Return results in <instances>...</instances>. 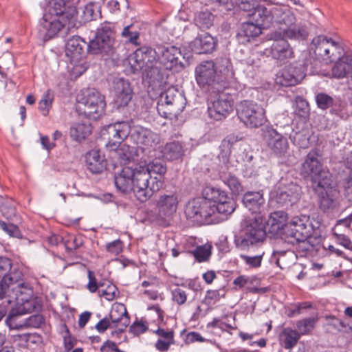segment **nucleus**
I'll return each mask as SVG.
<instances>
[{
    "instance_id": "nucleus-1",
    "label": "nucleus",
    "mask_w": 352,
    "mask_h": 352,
    "mask_svg": "<svg viewBox=\"0 0 352 352\" xmlns=\"http://www.w3.org/2000/svg\"><path fill=\"white\" fill-rule=\"evenodd\" d=\"M181 50L170 43L158 45L156 48L143 45L133 53L134 64L131 65L133 72L143 70L142 73L149 82H163L168 76V72H179L184 68L179 60Z\"/></svg>"
},
{
    "instance_id": "nucleus-2",
    "label": "nucleus",
    "mask_w": 352,
    "mask_h": 352,
    "mask_svg": "<svg viewBox=\"0 0 352 352\" xmlns=\"http://www.w3.org/2000/svg\"><path fill=\"white\" fill-rule=\"evenodd\" d=\"M265 23L276 30L272 34L285 36L291 40H306L309 32L305 23H298L295 14L290 8L282 5H268L261 8Z\"/></svg>"
},
{
    "instance_id": "nucleus-3",
    "label": "nucleus",
    "mask_w": 352,
    "mask_h": 352,
    "mask_svg": "<svg viewBox=\"0 0 352 352\" xmlns=\"http://www.w3.org/2000/svg\"><path fill=\"white\" fill-rule=\"evenodd\" d=\"M116 35L114 24L108 21L102 23L97 28L94 38L91 40V48L94 55H98L105 60L118 59V45Z\"/></svg>"
},
{
    "instance_id": "nucleus-4",
    "label": "nucleus",
    "mask_w": 352,
    "mask_h": 352,
    "mask_svg": "<svg viewBox=\"0 0 352 352\" xmlns=\"http://www.w3.org/2000/svg\"><path fill=\"white\" fill-rule=\"evenodd\" d=\"M311 224L306 216L294 217L283 229L282 240L285 243L297 245V250L307 252L311 250L310 236Z\"/></svg>"
},
{
    "instance_id": "nucleus-5",
    "label": "nucleus",
    "mask_w": 352,
    "mask_h": 352,
    "mask_svg": "<svg viewBox=\"0 0 352 352\" xmlns=\"http://www.w3.org/2000/svg\"><path fill=\"white\" fill-rule=\"evenodd\" d=\"M266 239V230L263 216L255 217L248 221L234 235V243L238 249L249 251L261 245Z\"/></svg>"
},
{
    "instance_id": "nucleus-6",
    "label": "nucleus",
    "mask_w": 352,
    "mask_h": 352,
    "mask_svg": "<svg viewBox=\"0 0 352 352\" xmlns=\"http://www.w3.org/2000/svg\"><path fill=\"white\" fill-rule=\"evenodd\" d=\"M184 214L188 222L192 226H200L218 221L212 204L203 195L190 199L185 204Z\"/></svg>"
},
{
    "instance_id": "nucleus-7",
    "label": "nucleus",
    "mask_w": 352,
    "mask_h": 352,
    "mask_svg": "<svg viewBox=\"0 0 352 352\" xmlns=\"http://www.w3.org/2000/svg\"><path fill=\"white\" fill-rule=\"evenodd\" d=\"M201 195L210 202L216 214L226 218L236 209V204L233 197L220 188L212 185L206 186L201 191Z\"/></svg>"
},
{
    "instance_id": "nucleus-8",
    "label": "nucleus",
    "mask_w": 352,
    "mask_h": 352,
    "mask_svg": "<svg viewBox=\"0 0 352 352\" xmlns=\"http://www.w3.org/2000/svg\"><path fill=\"white\" fill-rule=\"evenodd\" d=\"M320 154L317 149L311 150L302 164L300 171L305 177H309L311 187L320 183L327 182L332 179L331 173L323 168L321 161L318 159Z\"/></svg>"
},
{
    "instance_id": "nucleus-9",
    "label": "nucleus",
    "mask_w": 352,
    "mask_h": 352,
    "mask_svg": "<svg viewBox=\"0 0 352 352\" xmlns=\"http://www.w3.org/2000/svg\"><path fill=\"white\" fill-rule=\"evenodd\" d=\"M197 85L208 91L219 92L226 87L223 81L218 80L215 64L212 60L202 61L195 68Z\"/></svg>"
},
{
    "instance_id": "nucleus-10",
    "label": "nucleus",
    "mask_w": 352,
    "mask_h": 352,
    "mask_svg": "<svg viewBox=\"0 0 352 352\" xmlns=\"http://www.w3.org/2000/svg\"><path fill=\"white\" fill-rule=\"evenodd\" d=\"M249 21L241 23L236 34L240 43L245 44L258 37L262 33V29L269 28L265 23V16L261 13V8L248 14Z\"/></svg>"
},
{
    "instance_id": "nucleus-11",
    "label": "nucleus",
    "mask_w": 352,
    "mask_h": 352,
    "mask_svg": "<svg viewBox=\"0 0 352 352\" xmlns=\"http://www.w3.org/2000/svg\"><path fill=\"white\" fill-rule=\"evenodd\" d=\"M236 113L239 119L250 128H258L266 121L264 109L252 100L241 101L236 108Z\"/></svg>"
},
{
    "instance_id": "nucleus-12",
    "label": "nucleus",
    "mask_w": 352,
    "mask_h": 352,
    "mask_svg": "<svg viewBox=\"0 0 352 352\" xmlns=\"http://www.w3.org/2000/svg\"><path fill=\"white\" fill-rule=\"evenodd\" d=\"M316 195L318 208L325 214L333 212L339 207L337 190L333 186V179L312 187Z\"/></svg>"
},
{
    "instance_id": "nucleus-13",
    "label": "nucleus",
    "mask_w": 352,
    "mask_h": 352,
    "mask_svg": "<svg viewBox=\"0 0 352 352\" xmlns=\"http://www.w3.org/2000/svg\"><path fill=\"white\" fill-rule=\"evenodd\" d=\"M77 111L89 119L96 120L105 113L106 102L104 96L98 91H91L79 102Z\"/></svg>"
},
{
    "instance_id": "nucleus-14",
    "label": "nucleus",
    "mask_w": 352,
    "mask_h": 352,
    "mask_svg": "<svg viewBox=\"0 0 352 352\" xmlns=\"http://www.w3.org/2000/svg\"><path fill=\"white\" fill-rule=\"evenodd\" d=\"M130 123L127 121L116 122L104 126L101 129V138L105 140L106 146L116 150L129 135Z\"/></svg>"
},
{
    "instance_id": "nucleus-15",
    "label": "nucleus",
    "mask_w": 352,
    "mask_h": 352,
    "mask_svg": "<svg viewBox=\"0 0 352 352\" xmlns=\"http://www.w3.org/2000/svg\"><path fill=\"white\" fill-rule=\"evenodd\" d=\"M133 192L140 202H146L159 190H153L152 179L143 166L133 168Z\"/></svg>"
},
{
    "instance_id": "nucleus-16",
    "label": "nucleus",
    "mask_w": 352,
    "mask_h": 352,
    "mask_svg": "<svg viewBox=\"0 0 352 352\" xmlns=\"http://www.w3.org/2000/svg\"><path fill=\"white\" fill-rule=\"evenodd\" d=\"M221 90L210 102L208 107V116L211 119L221 121L226 119L232 111L234 100L230 94L223 93Z\"/></svg>"
},
{
    "instance_id": "nucleus-17",
    "label": "nucleus",
    "mask_w": 352,
    "mask_h": 352,
    "mask_svg": "<svg viewBox=\"0 0 352 352\" xmlns=\"http://www.w3.org/2000/svg\"><path fill=\"white\" fill-rule=\"evenodd\" d=\"M87 54H94L91 41L87 43L79 36H73L65 44V54L72 63H77L86 57Z\"/></svg>"
},
{
    "instance_id": "nucleus-18",
    "label": "nucleus",
    "mask_w": 352,
    "mask_h": 352,
    "mask_svg": "<svg viewBox=\"0 0 352 352\" xmlns=\"http://www.w3.org/2000/svg\"><path fill=\"white\" fill-rule=\"evenodd\" d=\"M301 187L293 182L285 183L280 181L276 201L280 207L292 206L300 198Z\"/></svg>"
},
{
    "instance_id": "nucleus-19",
    "label": "nucleus",
    "mask_w": 352,
    "mask_h": 352,
    "mask_svg": "<svg viewBox=\"0 0 352 352\" xmlns=\"http://www.w3.org/2000/svg\"><path fill=\"white\" fill-rule=\"evenodd\" d=\"M307 65L301 61H295L286 65L280 76V83L283 86H294L305 77Z\"/></svg>"
},
{
    "instance_id": "nucleus-20",
    "label": "nucleus",
    "mask_w": 352,
    "mask_h": 352,
    "mask_svg": "<svg viewBox=\"0 0 352 352\" xmlns=\"http://www.w3.org/2000/svg\"><path fill=\"white\" fill-rule=\"evenodd\" d=\"M113 107L118 110L128 106L133 96V89L128 80L118 78L113 82Z\"/></svg>"
},
{
    "instance_id": "nucleus-21",
    "label": "nucleus",
    "mask_w": 352,
    "mask_h": 352,
    "mask_svg": "<svg viewBox=\"0 0 352 352\" xmlns=\"http://www.w3.org/2000/svg\"><path fill=\"white\" fill-rule=\"evenodd\" d=\"M46 14L63 21L73 22L77 16L78 11L76 7L69 0H51Z\"/></svg>"
},
{
    "instance_id": "nucleus-22",
    "label": "nucleus",
    "mask_w": 352,
    "mask_h": 352,
    "mask_svg": "<svg viewBox=\"0 0 352 352\" xmlns=\"http://www.w3.org/2000/svg\"><path fill=\"white\" fill-rule=\"evenodd\" d=\"M38 28L40 34L43 35L44 41H49L58 35L59 32L72 21H63L60 19L44 14Z\"/></svg>"
},
{
    "instance_id": "nucleus-23",
    "label": "nucleus",
    "mask_w": 352,
    "mask_h": 352,
    "mask_svg": "<svg viewBox=\"0 0 352 352\" xmlns=\"http://www.w3.org/2000/svg\"><path fill=\"white\" fill-rule=\"evenodd\" d=\"M264 140L273 152L278 157L285 156L289 148L287 139L276 130L270 128L265 133Z\"/></svg>"
},
{
    "instance_id": "nucleus-24",
    "label": "nucleus",
    "mask_w": 352,
    "mask_h": 352,
    "mask_svg": "<svg viewBox=\"0 0 352 352\" xmlns=\"http://www.w3.org/2000/svg\"><path fill=\"white\" fill-rule=\"evenodd\" d=\"M143 166L151 175L153 190L162 189L164 185L166 165L161 160L154 159Z\"/></svg>"
},
{
    "instance_id": "nucleus-25",
    "label": "nucleus",
    "mask_w": 352,
    "mask_h": 352,
    "mask_svg": "<svg viewBox=\"0 0 352 352\" xmlns=\"http://www.w3.org/2000/svg\"><path fill=\"white\" fill-rule=\"evenodd\" d=\"M274 42L271 46L270 54L274 59L280 62H285L292 57L294 52L287 41L289 38L285 36L278 37L276 34H272Z\"/></svg>"
},
{
    "instance_id": "nucleus-26",
    "label": "nucleus",
    "mask_w": 352,
    "mask_h": 352,
    "mask_svg": "<svg viewBox=\"0 0 352 352\" xmlns=\"http://www.w3.org/2000/svg\"><path fill=\"white\" fill-rule=\"evenodd\" d=\"M266 232L272 234L274 236L280 237L282 239L283 229L287 226V214L283 211H275L271 212L267 220L263 218Z\"/></svg>"
},
{
    "instance_id": "nucleus-27",
    "label": "nucleus",
    "mask_w": 352,
    "mask_h": 352,
    "mask_svg": "<svg viewBox=\"0 0 352 352\" xmlns=\"http://www.w3.org/2000/svg\"><path fill=\"white\" fill-rule=\"evenodd\" d=\"M217 41L208 33L197 36L189 43L188 47L192 52L197 54H210L216 48Z\"/></svg>"
},
{
    "instance_id": "nucleus-28",
    "label": "nucleus",
    "mask_w": 352,
    "mask_h": 352,
    "mask_svg": "<svg viewBox=\"0 0 352 352\" xmlns=\"http://www.w3.org/2000/svg\"><path fill=\"white\" fill-rule=\"evenodd\" d=\"M242 202L252 214H256V217L262 216L261 213L264 210L265 204L262 190L245 192L243 194Z\"/></svg>"
},
{
    "instance_id": "nucleus-29",
    "label": "nucleus",
    "mask_w": 352,
    "mask_h": 352,
    "mask_svg": "<svg viewBox=\"0 0 352 352\" xmlns=\"http://www.w3.org/2000/svg\"><path fill=\"white\" fill-rule=\"evenodd\" d=\"M86 166L94 174H98L106 169L107 162L100 149H91L86 153Z\"/></svg>"
},
{
    "instance_id": "nucleus-30",
    "label": "nucleus",
    "mask_w": 352,
    "mask_h": 352,
    "mask_svg": "<svg viewBox=\"0 0 352 352\" xmlns=\"http://www.w3.org/2000/svg\"><path fill=\"white\" fill-rule=\"evenodd\" d=\"M133 168L124 166L120 173L115 174L114 182L116 188L124 194L133 190Z\"/></svg>"
},
{
    "instance_id": "nucleus-31",
    "label": "nucleus",
    "mask_w": 352,
    "mask_h": 352,
    "mask_svg": "<svg viewBox=\"0 0 352 352\" xmlns=\"http://www.w3.org/2000/svg\"><path fill=\"white\" fill-rule=\"evenodd\" d=\"M177 197L174 195H161L157 201L156 207L160 211L162 216L168 220L177 208Z\"/></svg>"
},
{
    "instance_id": "nucleus-32",
    "label": "nucleus",
    "mask_w": 352,
    "mask_h": 352,
    "mask_svg": "<svg viewBox=\"0 0 352 352\" xmlns=\"http://www.w3.org/2000/svg\"><path fill=\"white\" fill-rule=\"evenodd\" d=\"M92 132V126L89 122L74 123L69 129V135L72 140L78 143L87 138Z\"/></svg>"
},
{
    "instance_id": "nucleus-33",
    "label": "nucleus",
    "mask_w": 352,
    "mask_h": 352,
    "mask_svg": "<svg viewBox=\"0 0 352 352\" xmlns=\"http://www.w3.org/2000/svg\"><path fill=\"white\" fill-rule=\"evenodd\" d=\"M165 159L168 161H174L181 159L184 155L183 144L177 140L167 142L162 150Z\"/></svg>"
},
{
    "instance_id": "nucleus-34",
    "label": "nucleus",
    "mask_w": 352,
    "mask_h": 352,
    "mask_svg": "<svg viewBox=\"0 0 352 352\" xmlns=\"http://www.w3.org/2000/svg\"><path fill=\"white\" fill-rule=\"evenodd\" d=\"M12 260L8 257L0 256V282L4 283L6 286H10L17 282L16 277L12 272Z\"/></svg>"
},
{
    "instance_id": "nucleus-35",
    "label": "nucleus",
    "mask_w": 352,
    "mask_h": 352,
    "mask_svg": "<svg viewBox=\"0 0 352 352\" xmlns=\"http://www.w3.org/2000/svg\"><path fill=\"white\" fill-rule=\"evenodd\" d=\"M236 142L237 138L234 135H228L221 141L218 157L223 163L226 164L229 162L232 146Z\"/></svg>"
},
{
    "instance_id": "nucleus-36",
    "label": "nucleus",
    "mask_w": 352,
    "mask_h": 352,
    "mask_svg": "<svg viewBox=\"0 0 352 352\" xmlns=\"http://www.w3.org/2000/svg\"><path fill=\"white\" fill-rule=\"evenodd\" d=\"M220 179L229 188L232 195L238 196L244 192L243 186L235 175L223 173L220 175Z\"/></svg>"
},
{
    "instance_id": "nucleus-37",
    "label": "nucleus",
    "mask_w": 352,
    "mask_h": 352,
    "mask_svg": "<svg viewBox=\"0 0 352 352\" xmlns=\"http://www.w3.org/2000/svg\"><path fill=\"white\" fill-rule=\"evenodd\" d=\"M329 113L331 115L342 120H346L350 116L347 102L339 98H336L330 108Z\"/></svg>"
},
{
    "instance_id": "nucleus-38",
    "label": "nucleus",
    "mask_w": 352,
    "mask_h": 352,
    "mask_svg": "<svg viewBox=\"0 0 352 352\" xmlns=\"http://www.w3.org/2000/svg\"><path fill=\"white\" fill-rule=\"evenodd\" d=\"M283 344L286 349H292L300 338V334L291 328L284 329L282 332Z\"/></svg>"
},
{
    "instance_id": "nucleus-39",
    "label": "nucleus",
    "mask_w": 352,
    "mask_h": 352,
    "mask_svg": "<svg viewBox=\"0 0 352 352\" xmlns=\"http://www.w3.org/2000/svg\"><path fill=\"white\" fill-rule=\"evenodd\" d=\"M121 36L124 38L126 43H130L135 46L140 45L138 42L140 38V32L133 24L124 27L121 33Z\"/></svg>"
},
{
    "instance_id": "nucleus-40",
    "label": "nucleus",
    "mask_w": 352,
    "mask_h": 352,
    "mask_svg": "<svg viewBox=\"0 0 352 352\" xmlns=\"http://www.w3.org/2000/svg\"><path fill=\"white\" fill-rule=\"evenodd\" d=\"M214 64L217 65V69L219 70L220 73L225 76L226 80L234 77V72L233 71L232 63L230 58L226 57L217 58Z\"/></svg>"
},
{
    "instance_id": "nucleus-41",
    "label": "nucleus",
    "mask_w": 352,
    "mask_h": 352,
    "mask_svg": "<svg viewBox=\"0 0 352 352\" xmlns=\"http://www.w3.org/2000/svg\"><path fill=\"white\" fill-rule=\"evenodd\" d=\"M342 51L343 50L340 46L339 43L335 42L331 38L328 39L322 59L327 61L333 62L338 58L335 53L337 52L340 55Z\"/></svg>"
},
{
    "instance_id": "nucleus-42",
    "label": "nucleus",
    "mask_w": 352,
    "mask_h": 352,
    "mask_svg": "<svg viewBox=\"0 0 352 352\" xmlns=\"http://www.w3.org/2000/svg\"><path fill=\"white\" fill-rule=\"evenodd\" d=\"M63 244L65 248L67 253L72 254L82 245L83 241L81 236L68 234L63 237Z\"/></svg>"
},
{
    "instance_id": "nucleus-43",
    "label": "nucleus",
    "mask_w": 352,
    "mask_h": 352,
    "mask_svg": "<svg viewBox=\"0 0 352 352\" xmlns=\"http://www.w3.org/2000/svg\"><path fill=\"white\" fill-rule=\"evenodd\" d=\"M214 16L209 11L200 12L195 18V25L201 30L210 28L213 24Z\"/></svg>"
},
{
    "instance_id": "nucleus-44",
    "label": "nucleus",
    "mask_w": 352,
    "mask_h": 352,
    "mask_svg": "<svg viewBox=\"0 0 352 352\" xmlns=\"http://www.w3.org/2000/svg\"><path fill=\"white\" fill-rule=\"evenodd\" d=\"M225 296L226 292L223 288L212 290L209 289L206 292L205 297L202 300V303L205 304L208 307H211L219 302L221 298H225Z\"/></svg>"
},
{
    "instance_id": "nucleus-45",
    "label": "nucleus",
    "mask_w": 352,
    "mask_h": 352,
    "mask_svg": "<svg viewBox=\"0 0 352 352\" xmlns=\"http://www.w3.org/2000/svg\"><path fill=\"white\" fill-rule=\"evenodd\" d=\"M54 100V94L50 89L47 90L42 96L41 99L38 102V109L42 115L47 116L52 108Z\"/></svg>"
},
{
    "instance_id": "nucleus-46",
    "label": "nucleus",
    "mask_w": 352,
    "mask_h": 352,
    "mask_svg": "<svg viewBox=\"0 0 352 352\" xmlns=\"http://www.w3.org/2000/svg\"><path fill=\"white\" fill-rule=\"evenodd\" d=\"M181 96L177 89L170 87L166 89L164 92L162 93L160 96V100L166 105H177Z\"/></svg>"
},
{
    "instance_id": "nucleus-47",
    "label": "nucleus",
    "mask_w": 352,
    "mask_h": 352,
    "mask_svg": "<svg viewBox=\"0 0 352 352\" xmlns=\"http://www.w3.org/2000/svg\"><path fill=\"white\" fill-rule=\"evenodd\" d=\"M41 305L37 302L36 298H30L25 300L20 306L16 309L20 312L21 315L36 311L41 309Z\"/></svg>"
},
{
    "instance_id": "nucleus-48",
    "label": "nucleus",
    "mask_w": 352,
    "mask_h": 352,
    "mask_svg": "<svg viewBox=\"0 0 352 352\" xmlns=\"http://www.w3.org/2000/svg\"><path fill=\"white\" fill-rule=\"evenodd\" d=\"M83 16L86 21L96 20L101 17L100 6L96 3L87 4L83 10Z\"/></svg>"
},
{
    "instance_id": "nucleus-49",
    "label": "nucleus",
    "mask_w": 352,
    "mask_h": 352,
    "mask_svg": "<svg viewBox=\"0 0 352 352\" xmlns=\"http://www.w3.org/2000/svg\"><path fill=\"white\" fill-rule=\"evenodd\" d=\"M336 98L330 96L329 94L323 92L318 93L315 96V100L318 109L323 111L329 109L333 104Z\"/></svg>"
},
{
    "instance_id": "nucleus-50",
    "label": "nucleus",
    "mask_w": 352,
    "mask_h": 352,
    "mask_svg": "<svg viewBox=\"0 0 352 352\" xmlns=\"http://www.w3.org/2000/svg\"><path fill=\"white\" fill-rule=\"evenodd\" d=\"M145 219L152 223L160 226H167L168 220L162 216L157 208L155 210H147L145 212Z\"/></svg>"
},
{
    "instance_id": "nucleus-51",
    "label": "nucleus",
    "mask_w": 352,
    "mask_h": 352,
    "mask_svg": "<svg viewBox=\"0 0 352 352\" xmlns=\"http://www.w3.org/2000/svg\"><path fill=\"white\" fill-rule=\"evenodd\" d=\"M341 186L349 201H352V166L346 167V171L341 180Z\"/></svg>"
},
{
    "instance_id": "nucleus-52",
    "label": "nucleus",
    "mask_w": 352,
    "mask_h": 352,
    "mask_svg": "<svg viewBox=\"0 0 352 352\" xmlns=\"http://www.w3.org/2000/svg\"><path fill=\"white\" fill-rule=\"evenodd\" d=\"M148 129L143 127L140 125L130 124V131L129 136L136 144H141L142 140L146 135Z\"/></svg>"
},
{
    "instance_id": "nucleus-53",
    "label": "nucleus",
    "mask_w": 352,
    "mask_h": 352,
    "mask_svg": "<svg viewBox=\"0 0 352 352\" xmlns=\"http://www.w3.org/2000/svg\"><path fill=\"white\" fill-rule=\"evenodd\" d=\"M264 254L265 252L263 251H260L258 254L254 256L241 254L240 258L243 260L245 265L250 268H258L261 265Z\"/></svg>"
},
{
    "instance_id": "nucleus-54",
    "label": "nucleus",
    "mask_w": 352,
    "mask_h": 352,
    "mask_svg": "<svg viewBox=\"0 0 352 352\" xmlns=\"http://www.w3.org/2000/svg\"><path fill=\"white\" fill-rule=\"evenodd\" d=\"M160 135L148 129L146 135L142 140V142L141 143V145L145 146L147 148H152L153 150H155V147L160 144Z\"/></svg>"
},
{
    "instance_id": "nucleus-55",
    "label": "nucleus",
    "mask_w": 352,
    "mask_h": 352,
    "mask_svg": "<svg viewBox=\"0 0 352 352\" xmlns=\"http://www.w3.org/2000/svg\"><path fill=\"white\" fill-rule=\"evenodd\" d=\"M22 315L16 309H12L6 319V324L10 329H19L23 327V323L17 322L18 318Z\"/></svg>"
},
{
    "instance_id": "nucleus-56",
    "label": "nucleus",
    "mask_w": 352,
    "mask_h": 352,
    "mask_svg": "<svg viewBox=\"0 0 352 352\" xmlns=\"http://www.w3.org/2000/svg\"><path fill=\"white\" fill-rule=\"evenodd\" d=\"M317 320V318H305L297 322L296 327L301 334L305 335L315 327Z\"/></svg>"
},
{
    "instance_id": "nucleus-57",
    "label": "nucleus",
    "mask_w": 352,
    "mask_h": 352,
    "mask_svg": "<svg viewBox=\"0 0 352 352\" xmlns=\"http://www.w3.org/2000/svg\"><path fill=\"white\" fill-rule=\"evenodd\" d=\"M235 6L239 9L250 13L255 12L258 8H266V6L257 4L256 0H235Z\"/></svg>"
},
{
    "instance_id": "nucleus-58",
    "label": "nucleus",
    "mask_w": 352,
    "mask_h": 352,
    "mask_svg": "<svg viewBox=\"0 0 352 352\" xmlns=\"http://www.w3.org/2000/svg\"><path fill=\"white\" fill-rule=\"evenodd\" d=\"M192 254L197 261L202 263L209 260L212 252L210 247L199 245L192 252Z\"/></svg>"
},
{
    "instance_id": "nucleus-59",
    "label": "nucleus",
    "mask_w": 352,
    "mask_h": 352,
    "mask_svg": "<svg viewBox=\"0 0 352 352\" xmlns=\"http://www.w3.org/2000/svg\"><path fill=\"white\" fill-rule=\"evenodd\" d=\"M328 39L324 36H318L312 40V44L315 46L314 52L316 56L322 58L324 57V50L327 45Z\"/></svg>"
},
{
    "instance_id": "nucleus-60",
    "label": "nucleus",
    "mask_w": 352,
    "mask_h": 352,
    "mask_svg": "<svg viewBox=\"0 0 352 352\" xmlns=\"http://www.w3.org/2000/svg\"><path fill=\"white\" fill-rule=\"evenodd\" d=\"M0 229L3 230L10 236L17 239L23 238V234L19 228L13 223H6L4 221L0 220Z\"/></svg>"
},
{
    "instance_id": "nucleus-61",
    "label": "nucleus",
    "mask_w": 352,
    "mask_h": 352,
    "mask_svg": "<svg viewBox=\"0 0 352 352\" xmlns=\"http://www.w3.org/2000/svg\"><path fill=\"white\" fill-rule=\"evenodd\" d=\"M115 312L118 311L112 310L110 312V318L111 319L112 324H115V327H117L118 324H120L127 327L130 323V317L126 308L124 307L123 311L118 314V316L115 315Z\"/></svg>"
},
{
    "instance_id": "nucleus-62",
    "label": "nucleus",
    "mask_w": 352,
    "mask_h": 352,
    "mask_svg": "<svg viewBox=\"0 0 352 352\" xmlns=\"http://www.w3.org/2000/svg\"><path fill=\"white\" fill-rule=\"evenodd\" d=\"M176 285L179 286V284L177 283ZM187 292L179 287L171 290V300L177 305H184L187 300Z\"/></svg>"
},
{
    "instance_id": "nucleus-63",
    "label": "nucleus",
    "mask_w": 352,
    "mask_h": 352,
    "mask_svg": "<svg viewBox=\"0 0 352 352\" xmlns=\"http://www.w3.org/2000/svg\"><path fill=\"white\" fill-rule=\"evenodd\" d=\"M45 324V318L39 314L31 315L23 322V327L39 328Z\"/></svg>"
},
{
    "instance_id": "nucleus-64",
    "label": "nucleus",
    "mask_w": 352,
    "mask_h": 352,
    "mask_svg": "<svg viewBox=\"0 0 352 352\" xmlns=\"http://www.w3.org/2000/svg\"><path fill=\"white\" fill-rule=\"evenodd\" d=\"M117 292V287L111 282H107L105 288L99 289L98 294L100 297H104L106 300L111 301L116 298Z\"/></svg>"
}]
</instances>
